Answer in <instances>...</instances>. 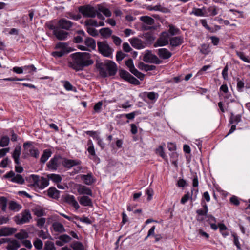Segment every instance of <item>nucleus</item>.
I'll list each match as a JSON object with an SVG mask.
<instances>
[{"instance_id":"f257e3e1","label":"nucleus","mask_w":250,"mask_h":250,"mask_svg":"<svg viewBox=\"0 0 250 250\" xmlns=\"http://www.w3.org/2000/svg\"><path fill=\"white\" fill-rule=\"evenodd\" d=\"M70 57L71 60L68 62V66L76 71H82L94 63L89 53L76 52L71 54Z\"/></svg>"},{"instance_id":"f03ea898","label":"nucleus","mask_w":250,"mask_h":250,"mask_svg":"<svg viewBox=\"0 0 250 250\" xmlns=\"http://www.w3.org/2000/svg\"><path fill=\"white\" fill-rule=\"evenodd\" d=\"M96 67L99 69L101 76L104 78L107 77L108 75L114 76L117 71L115 63L108 60H104V62L97 61Z\"/></svg>"},{"instance_id":"7ed1b4c3","label":"nucleus","mask_w":250,"mask_h":250,"mask_svg":"<svg viewBox=\"0 0 250 250\" xmlns=\"http://www.w3.org/2000/svg\"><path fill=\"white\" fill-rule=\"evenodd\" d=\"M23 147L22 157L23 158H26L29 156L36 158L39 157V151L33 145V142L29 141L25 142L23 145Z\"/></svg>"},{"instance_id":"20e7f679","label":"nucleus","mask_w":250,"mask_h":250,"mask_svg":"<svg viewBox=\"0 0 250 250\" xmlns=\"http://www.w3.org/2000/svg\"><path fill=\"white\" fill-rule=\"evenodd\" d=\"M98 50L103 56L105 57L112 58L114 51L106 41H99L97 42Z\"/></svg>"},{"instance_id":"39448f33","label":"nucleus","mask_w":250,"mask_h":250,"mask_svg":"<svg viewBox=\"0 0 250 250\" xmlns=\"http://www.w3.org/2000/svg\"><path fill=\"white\" fill-rule=\"evenodd\" d=\"M56 49H61L60 51H56L52 53V55L56 58H60L64 54L73 51L71 47H69L66 42H59L55 46Z\"/></svg>"},{"instance_id":"423d86ee","label":"nucleus","mask_w":250,"mask_h":250,"mask_svg":"<svg viewBox=\"0 0 250 250\" xmlns=\"http://www.w3.org/2000/svg\"><path fill=\"white\" fill-rule=\"evenodd\" d=\"M32 219V216L29 210L26 209L22 212L21 215L15 217V221L17 224L22 225L29 223Z\"/></svg>"},{"instance_id":"0eeeda50","label":"nucleus","mask_w":250,"mask_h":250,"mask_svg":"<svg viewBox=\"0 0 250 250\" xmlns=\"http://www.w3.org/2000/svg\"><path fill=\"white\" fill-rule=\"evenodd\" d=\"M96 10L94 7L87 5L79 7V11L84 17L94 18L96 16Z\"/></svg>"},{"instance_id":"6e6552de","label":"nucleus","mask_w":250,"mask_h":250,"mask_svg":"<svg viewBox=\"0 0 250 250\" xmlns=\"http://www.w3.org/2000/svg\"><path fill=\"white\" fill-rule=\"evenodd\" d=\"M119 75L120 77L125 81L129 82L130 83L138 85L140 84V81L132 76L127 71L121 69L119 70Z\"/></svg>"},{"instance_id":"1a4fd4ad","label":"nucleus","mask_w":250,"mask_h":250,"mask_svg":"<svg viewBox=\"0 0 250 250\" xmlns=\"http://www.w3.org/2000/svg\"><path fill=\"white\" fill-rule=\"evenodd\" d=\"M3 178L9 179L11 178L10 181L13 183H15L19 184H23L25 183V180L22 175L20 174H15V173L11 170L3 175Z\"/></svg>"},{"instance_id":"9d476101","label":"nucleus","mask_w":250,"mask_h":250,"mask_svg":"<svg viewBox=\"0 0 250 250\" xmlns=\"http://www.w3.org/2000/svg\"><path fill=\"white\" fill-rule=\"evenodd\" d=\"M34 181V186L39 188L40 189H43L49 185V180L43 177L40 178L38 175H32Z\"/></svg>"},{"instance_id":"9b49d317","label":"nucleus","mask_w":250,"mask_h":250,"mask_svg":"<svg viewBox=\"0 0 250 250\" xmlns=\"http://www.w3.org/2000/svg\"><path fill=\"white\" fill-rule=\"evenodd\" d=\"M168 34L166 32H163L161 36L158 39L154 46L155 47L163 46L168 44Z\"/></svg>"},{"instance_id":"f8f14e48","label":"nucleus","mask_w":250,"mask_h":250,"mask_svg":"<svg viewBox=\"0 0 250 250\" xmlns=\"http://www.w3.org/2000/svg\"><path fill=\"white\" fill-rule=\"evenodd\" d=\"M129 42L134 48L137 49H143L146 46V43L145 42L136 37L130 39Z\"/></svg>"},{"instance_id":"ddd939ff","label":"nucleus","mask_w":250,"mask_h":250,"mask_svg":"<svg viewBox=\"0 0 250 250\" xmlns=\"http://www.w3.org/2000/svg\"><path fill=\"white\" fill-rule=\"evenodd\" d=\"M73 25V22L64 18L60 19L58 21V27L62 30H69Z\"/></svg>"},{"instance_id":"4468645a","label":"nucleus","mask_w":250,"mask_h":250,"mask_svg":"<svg viewBox=\"0 0 250 250\" xmlns=\"http://www.w3.org/2000/svg\"><path fill=\"white\" fill-rule=\"evenodd\" d=\"M68 34V32L61 29L59 27L53 32V35L58 40L60 41L65 40L67 38Z\"/></svg>"},{"instance_id":"2eb2a0df","label":"nucleus","mask_w":250,"mask_h":250,"mask_svg":"<svg viewBox=\"0 0 250 250\" xmlns=\"http://www.w3.org/2000/svg\"><path fill=\"white\" fill-rule=\"evenodd\" d=\"M61 159L60 156H55L47 164L49 169L52 170H56L58 167L59 161Z\"/></svg>"},{"instance_id":"dca6fc26","label":"nucleus","mask_w":250,"mask_h":250,"mask_svg":"<svg viewBox=\"0 0 250 250\" xmlns=\"http://www.w3.org/2000/svg\"><path fill=\"white\" fill-rule=\"evenodd\" d=\"M62 163L65 167L70 169L73 166L80 165L81 162L80 160H71L65 158L62 162Z\"/></svg>"},{"instance_id":"f3484780","label":"nucleus","mask_w":250,"mask_h":250,"mask_svg":"<svg viewBox=\"0 0 250 250\" xmlns=\"http://www.w3.org/2000/svg\"><path fill=\"white\" fill-rule=\"evenodd\" d=\"M81 178L87 185H91L96 181V179L93 176L91 172L88 173L86 175H81Z\"/></svg>"},{"instance_id":"a211bd4d","label":"nucleus","mask_w":250,"mask_h":250,"mask_svg":"<svg viewBox=\"0 0 250 250\" xmlns=\"http://www.w3.org/2000/svg\"><path fill=\"white\" fill-rule=\"evenodd\" d=\"M64 199L66 202L72 205L76 209L79 208L80 206L73 195L67 194L65 197Z\"/></svg>"},{"instance_id":"6ab92c4d","label":"nucleus","mask_w":250,"mask_h":250,"mask_svg":"<svg viewBox=\"0 0 250 250\" xmlns=\"http://www.w3.org/2000/svg\"><path fill=\"white\" fill-rule=\"evenodd\" d=\"M21 147L20 146H17L12 154V157L17 165L20 164L19 157L21 154Z\"/></svg>"},{"instance_id":"aec40b11","label":"nucleus","mask_w":250,"mask_h":250,"mask_svg":"<svg viewBox=\"0 0 250 250\" xmlns=\"http://www.w3.org/2000/svg\"><path fill=\"white\" fill-rule=\"evenodd\" d=\"M8 245L6 247V249L8 250H17L21 246L20 243L16 240H11L7 242Z\"/></svg>"},{"instance_id":"412c9836","label":"nucleus","mask_w":250,"mask_h":250,"mask_svg":"<svg viewBox=\"0 0 250 250\" xmlns=\"http://www.w3.org/2000/svg\"><path fill=\"white\" fill-rule=\"evenodd\" d=\"M158 55L163 59H167L171 56L172 54L166 48H161L158 50Z\"/></svg>"},{"instance_id":"4be33fe9","label":"nucleus","mask_w":250,"mask_h":250,"mask_svg":"<svg viewBox=\"0 0 250 250\" xmlns=\"http://www.w3.org/2000/svg\"><path fill=\"white\" fill-rule=\"evenodd\" d=\"M80 204L83 206H92V202L91 199L87 196H83L78 198Z\"/></svg>"},{"instance_id":"5701e85b","label":"nucleus","mask_w":250,"mask_h":250,"mask_svg":"<svg viewBox=\"0 0 250 250\" xmlns=\"http://www.w3.org/2000/svg\"><path fill=\"white\" fill-rule=\"evenodd\" d=\"M2 236H10L17 231V229L14 228L4 227L1 229Z\"/></svg>"},{"instance_id":"b1692460","label":"nucleus","mask_w":250,"mask_h":250,"mask_svg":"<svg viewBox=\"0 0 250 250\" xmlns=\"http://www.w3.org/2000/svg\"><path fill=\"white\" fill-rule=\"evenodd\" d=\"M47 195L50 197L57 199L60 197V191L58 190L55 187H51L48 189Z\"/></svg>"},{"instance_id":"393cba45","label":"nucleus","mask_w":250,"mask_h":250,"mask_svg":"<svg viewBox=\"0 0 250 250\" xmlns=\"http://www.w3.org/2000/svg\"><path fill=\"white\" fill-rule=\"evenodd\" d=\"M84 44L87 47H89L92 50H95L96 47L95 40L91 37H86Z\"/></svg>"},{"instance_id":"a878e982","label":"nucleus","mask_w":250,"mask_h":250,"mask_svg":"<svg viewBox=\"0 0 250 250\" xmlns=\"http://www.w3.org/2000/svg\"><path fill=\"white\" fill-rule=\"evenodd\" d=\"M169 42L171 46H177L183 42V38L180 36L173 37L170 39Z\"/></svg>"},{"instance_id":"bb28decb","label":"nucleus","mask_w":250,"mask_h":250,"mask_svg":"<svg viewBox=\"0 0 250 250\" xmlns=\"http://www.w3.org/2000/svg\"><path fill=\"white\" fill-rule=\"evenodd\" d=\"M204 11L206 16H214L218 14L217 8L215 6H210L207 9L204 8Z\"/></svg>"},{"instance_id":"cd10ccee","label":"nucleus","mask_w":250,"mask_h":250,"mask_svg":"<svg viewBox=\"0 0 250 250\" xmlns=\"http://www.w3.org/2000/svg\"><path fill=\"white\" fill-rule=\"evenodd\" d=\"M77 33L79 34V35L75 37L73 41L76 43H81L83 42V37H84L86 38V34L83 30H78Z\"/></svg>"},{"instance_id":"c85d7f7f","label":"nucleus","mask_w":250,"mask_h":250,"mask_svg":"<svg viewBox=\"0 0 250 250\" xmlns=\"http://www.w3.org/2000/svg\"><path fill=\"white\" fill-rule=\"evenodd\" d=\"M78 191L80 194H85L92 196V190L86 186H82L78 189Z\"/></svg>"},{"instance_id":"c756f323","label":"nucleus","mask_w":250,"mask_h":250,"mask_svg":"<svg viewBox=\"0 0 250 250\" xmlns=\"http://www.w3.org/2000/svg\"><path fill=\"white\" fill-rule=\"evenodd\" d=\"M47 178L49 180H50L55 183H60L62 180L61 175L56 174H48L47 175Z\"/></svg>"},{"instance_id":"7c9ffc66","label":"nucleus","mask_w":250,"mask_h":250,"mask_svg":"<svg viewBox=\"0 0 250 250\" xmlns=\"http://www.w3.org/2000/svg\"><path fill=\"white\" fill-rule=\"evenodd\" d=\"M141 21H143L145 24L152 25L154 23V20L148 16H143L140 18Z\"/></svg>"},{"instance_id":"2f4dec72","label":"nucleus","mask_w":250,"mask_h":250,"mask_svg":"<svg viewBox=\"0 0 250 250\" xmlns=\"http://www.w3.org/2000/svg\"><path fill=\"white\" fill-rule=\"evenodd\" d=\"M99 32L103 37L107 38L111 36L112 31L109 28H103L100 30Z\"/></svg>"},{"instance_id":"473e14b6","label":"nucleus","mask_w":250,"mask_h":250,"mask_svg":"<svg viewBox=\"0 0 250 250\" xmlns=\"http://www.w3.org/2000/svg\"><path fill=\"white\" fill-rule=\"evenodd\" d=\"M51 151L48 149H45L43 151L40 161L42 163H44L51 155Z\"/></svg>"},{"instance_id":"72a5a7b5","label":"nucleus","mask_w":250,"mask_h":250,"mask_svg":"<svg viewBox=\"0 0 250 250\" xmlns=\"http://www.w3.org/2000/svg\"><path fill=\"white\" fill-rule=\"evenodd\" d=\"M155 55L152 54L151 52L147 50L146 51V53L145 54L143 57V61L146 62H151L153 61V56Z\"/></svg>"},{"instance_id":"f704fd0d","label":"nucleus","mask_w":250,"mask_h":250,"mask_svg":"<svg viewBox=\"0 0 250 250\" xmlns=\"http://www.w3.org/2000/svg\"><path fill=\"white\" fill-rule=\"evenodd\" d=\"M241 121V115L238 114L237 115H234L233 113L231 114V116H230V119H229V123L230 124H232L233 123L238 124Z\"/></svg>"},{"instance_id":"c9c22d12","label":"nucleus","mask_w":250,"mask_h":250,"mask_svg":"<svg viewBox=\"0 0 250 250\" xmlns=\"http://www.w3.org/2000/svg\"><path fill=\"white\" fill-rule=\"evenodd\" d=\"M53 228L55 231L58 232L60 233L64 232L65 231V229H64V226L62 224L60 223H54Z\"/></svg>"},{"instance_id":"e433bc0d","label":"nucleus","mask_w":250,"mask_h":250,"mask_svg":"<svg viewBox=\"0 0 250 250\" xmlns=\"http://www.w3.org/2000/svg\"><path fill=\"white\" fill-rule=\"evenodd\" d=\"M218 227L219 228V231L224 237H226L229 235V232L227 230L228 228L225 224L223 223H219Z\"/></svg>"},{"instance_id":"4c0bfd02","label":"nucleus","mask_w":250,"mask_h":250,"mask_svg":"<svg viewBox=\"0 0 250 250\" xmlns=\"http://www.w3.org/2000/svg\"><path fill=\"white\" fill-rule=\"evenodd\" d=\"M143 36L147 43H151L155 40V38L151 32L145 33Z\"/></svg>"},{"instance_id":"58836bf2","label":"nucleus","mask_w":250,"mask_h":250,"mask_svg":"<svg viewBox=\"0 0 250 250\" xmlns=\"http://www.w3.org/2000/svg\"><path fill=\"white\" fill-rule=\"evenodd\" d=\"M15 237L19 240H23L28 237V233L25 230H21V232L16 233Z\"/></svg>"},{"instance_id":"ea45409f","label":"nucleus","mask_w":250,"mask_h":250,"mask_svg":"<svg viewBox=\"0 0 250 250\" xmlns=\"http://www.w3.org/2000/svg\"><path fill=\"white\" fill-rule=\"evenodd\" d=\"M87 145L89 146L87 148L88 153L93 156H96L95 151L92 142L91 140L88 141Z\"/></svg>"},{"instance_id":"a19ab883","label":"nucleus","mask_w":250,"mask_h":250,"mask_svg":"<svg viewBox=\"0 0 250 250\" xmlns=\"http://www.w3.org/2000/svg\"><path fill=\"white\" fill-rule=\"evenodd\" d=\"M44 250H56V249L53 242L47 241L44 244Z\"/></svg>"},{"instance_id":"79ce46f5","label":"nucleus","mask_w":250,"mask_h":250,"mask_svg":"<svg viewBox=\"0 0 250 250\" xmlns=\"http://www.w3.org/2000/svg\"><path fill=\"white\" fill-rule=\"evenodd\" d=\"M178 157V154L176 152H172L170 154V161L172 165H173L176 167H177V160Z\"/></svg>"},{"instance_id":"37998d69","label":"nucleus","mask_w":250,"mask_h":250,"mask_svg":"<svg viewBox=\"0 0 250 250\" xmlns=\"http://www.w3.org/2000/svg\"><path fill=\"white\" fill-rule=\"evenodd\" d=\"M9 141L10 139L8 136H2L0 140V146L2 147L7 146L9 143Z\"/></svg>"},{"instance_id":"c03bdc74","label":"nucleus","mask_w":250,"mask_h":250,"mask_svg":"<svg viewBox=\"0 0 250 250\" xmlns=\"http://www.w3.org/2000/svg\"><path fill=\"white\" fill-rule=\"evenodd\" d=\"M71 247L74 250H84L83 244L80 242H74Z\"/></svg>"},{"instance_id":"a18cd8bd","label":"nucleus","mask_w":250,"mask_h":250,"mask_svg":"<svg viewBox=\"0 0 250 250\" xmlns=\"http://www.w3.org/2000/svg\"><path fill=\"white\" fill-rule=\"evenodd\" d=\"M7 200L5 197H1L0 198V207L3 211L6 210L7 208Z\"/></svg>"},{"instance_id":"49530a36","label":"nucleus","mask_w":250,"mask_h":250,"mask_svg":"<svg viewBox=\"0 0 250 250\" xmlns=\"http://www.w3.org/2000/svg\"><path fill=\"white\" fill-rule=\"evenodd\" d=\"M130 72L141 80H143L145 75L138 71L135 68L131 70Z\"/></svg>"},{"instance_id":"de8ad7c7","label":"nucleus","mask_w":250,"mask_h":250,"mask_svg":"<svg viewBox=\"0 0 250 250\" xmlns=\"http://www.w3.org/2000/svg\"><path fill=\"white\" fill-rule=\"evenodd\" d=\"M204 208V209H198L196 210V213L199 215H207V212L208 211V206L206 204H204L203 205Z\"/></svg>"},{"instance_id":"09e8293b","label":"nucleus","mask_w":250,"mask_h":250,"mask_svg":"<svg viewBox=\"0 0 250 250\" xmlns=\"http://www.w3.org/2000/svg\"><path fill=\"white\" fill-rule=\"evenodd\" d=\"M21 208L16 202L11 201L9 203V208L11 210H19Z\"/></svg>"},{"instance_id":"8fccbe9b","label":"nucleus","mask_w":250,"mask_h":250,"mask_svg":"<svg viewBox=\"0 0 250 250\" xmlns=\"http://www.w3.org/2000/svg\"><path fill=\"white\" fill-rule=\"evenodd\" d=\"M35 248L38 250H41L43 247L42 241L40 239H36L33 242Z\"/></svg>"},{"instance_id":"3c124183","label":"nucleus","mask_w":250,"mask_h":250,"mask_svg":"<svg viewBox=\"0 0 250 250\" xmlns=\"http://www.w3.org/2000/svg\"><path fill=\"white\" fill-rule=\"evenodd\" d=\"M200 51L202 54L207 55L210 52V48L209 45L207 44H203L201 46Z\"/></svg>"},{"instance_id":"603ef678","label":"nucleus","mask_w":250,"mask_h":250,"mask_svg":"<svg viewBox=\"0 0 250 250\" xmlns=\"http://www.w3.org/2000/svg\"><path fill=\"white\" fill-rule=\"evenodd\" d=\"M191 14H194V15L198 16H202L205 15L204 9L202 10L199 8H194Z\"/></svg>"},{"instance_id":"864d4df0","label":"nucleus","mask_w":250,"mask_h":250,"mask_svg":"<svg viewBox=\"0 0 250 250\" xmlns=\"http://www.w3.org/2000/svg\"><path fill=\"white\" fill-rule=\"evenodd\" d=\"M147 97L151 101H156L158 97V94L154 92H148Z\"/></svg>"},{"instance_id":"5fc2aeb1","label":"nucleus","mask_w":250,"mask_h":250,"mask_svg":"<svg viewBox=\"0 0 250 250\" xmlns=\"http://www.w3.org/2000/svg\"><path fill=\"white\" fill-rule=\"evenodd\" d=\"M64 87L67 91H76V88L74 87L73 85L68 81H65L64 83Z\"/></svg>"},{"instance_id":"6e6d98bb","label":"nucleus","mask_w":250,"mask_h":250,"mask_svg":"<svg viewBox=\"0 0 250 250\" xmlns=\"http://www.w3.org/2000/svg\"><path fill=\"white\" fill-rule=\"evenodd\" d=\"M99 10L107 17H110L111 16V12L108 8L101 7L99 8Z\"/></svg>"},{"instance_id":"4d7b16f0","label":"nucleus","mask_w":250,"mask_h":250,"mask_svg":"<svg viewBox=\"0 0 250 250\" xmlns=\"http://www.w3.org/2000/svg\"><path fill=\"white\" fill-rule=\"evenodd\" d=\"M59 239L62 240L64 243L69 242L71 238L67 234H63L59 237Z\"/></svg>"},{"instance_id":"13d9d810","label":"nucleus","mask_w":250,"mask_h":250,"mask_svg":"<svg viewBox=\"0 0 250 250\" xmlns=\"http://www.w3.org/2000/svg\"><path fill=\"white\" fill-rule=\"evenodd\" d=\"M237 55L244 62L250 63V59L245 56L244 53L242 52H237Z\"/></svg>"},{"instance_id":"bf43d9fd","label":"nucleus","mask_w":250,"mask_h":250,"mask_svg":"<svg viewBox=\"0 0 250 250\" xmlns=\"http://www.w3.org/2000/svg\"><path fill=\"white\" fill-rule=\"evenodd\" d=\"M237 88L238 91H243V88L244 87V83L240 80L239 78L237 79Z\"/></svg>"},{"instance_id":"052dcab7","label":"nucleus","mask_w":250,"mask_h":250,"mask_svg":"<svg viewBox=\"0 0 250 250\" xmlns=\"http://www.w3.org/2000/svg\"><path fill=\"white\" fill-rule=\"evenodd\" d=\"M87 31L89 34V35L93 37H96L98 35L97 30L94 28L88 27Z\"/></svg>"},{"instance_id":"680f3d73","label":"nucleus","mask_w":250,"mask_h":250,"mask_svg":"<svg viewBox=\"0 0 250 250\" xmlns=\"http://www.w3.org/2000/svg\"><path fill=\"white\" fill-rule=\"evenodd\" d=\"M85 25L98 27V23L96 20L90 19L85 21Z\"/></svg>"},{"instance_id":"e2e57ef3","label":"nucleus","mask_w":250,"mask_h":250,"mask_svg":"<svg viewBox=\"0 0 250 250\" xmlns=\"http://www.w3.org/2000/svg\"><path fill=\"white\" fill-rule=\"evenodd\" d=\"M179 30L172 25H169V32L171 35L177 34Z\"/></svg>"},{"instance_id":"0e129e2a","label":"nucleus","mask_w":250,"mask_h":250,"mask_svg":"<svg viewBox=\"0 0 250 250\" xmlns=\"http://www.w3.org/2000/svg\"><path fill=\"white\" fill-rule=\"evenodd\" d=\"M125 65L129 68V70L130 71H131V70H133L135 68L133 60L131 59H129L125 62Z\"/></svg>"},{"instance_id":"69168bd1","label":"nucleus","mask_w":250,"mask_h":250,"mask_svg":"<svg viewBox=\"0 0 250 250\" xmlns=\"http://www.w3.org/2000/svg\"><path fill=\"white\" fill-rule=\"evenodd\" d=\"M125 56L126 55L123 53L121 51H118L116 55L117 61H121L125 57Z\"/></svg>"},{"instance_id":"338daca9","label":"nucleus","mask_w":250,"mask_h":250,"mask_svg":"<svg viewBox=\"0 0 250 250\" xmlns=\"http://www.w3.org/2000/svg\"><path fill=\"white\" fill-rule=\"evenodd\" d=\"M23 71H27L29 73H31L32 71H36V68L33 65H30L27 66H24L23 67Z\"/></svg>"},{"instance_id":"774afa93","label":"nucleus","mask_w":250,"mask_h":250,"mask_svg":"<svg viewBox=\"0 0 250 250\" xmlns=\"http://www.w3.org/2000/svg\"><path fill=\"white\" fill-rule=\"evenodd\" d=\"M111 37L113 40V42L116 45L119 46L121 44L122 40L119 37L115 35H112Z\"/></svg>"}]
</instances>
